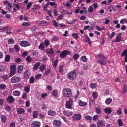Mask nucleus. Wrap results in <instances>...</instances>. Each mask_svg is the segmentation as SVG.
I'll list each match as a JSON object with an SVG mask.
<instances>
[{
    "instance_id": "f257e3e1",
    "label": "nucleus",
    "mask_w": 127,
    "mask_h": 127,
    "mask_svg": "<svg viewBox=\"0 0 127 127\" xmlns=\"http://www.w3.org/2000/svg\"><path fill=\"white\" fill-rule=\"evenodd\" d=\"M63 94L65 97H69L71 96L72 92L69 88H65L63 89Z\"/></svg>"
},
{
    "instance_id": "f03ea898",
    "label": "nucleus",
    "mask_w": 127,
    "mask_h": 127,
    "mask_svg": "<svg viewBox=\"0 0 127 127\" xmlns=\"http://www.w3.org/2000/svg\"><path fill=\"white\" fill-rule=\"evenodd\" d=\"M76 70L75 69L68 73L67 74L68 78L70 80H74L76 77Z\"/></svg>"
},
{
    "instance_id": "7ed1b4c3",
    "label": "nucleus",
    "mask_w": 127,
    "mask_h": 127,
    "mask_svg": "<svg viewBox=\"0 0 127 127\" xmlns=\"http://www.w3.org/2000/svg\"><path fill=\"white\" fill-rule=\"evenodd\" d=\"M73 100L71 98H70L66 102V108L69 109H71L72 108V106L73 105Z\"/></svg>"
},
{
    "instance_id": "20e7f679",
    "label": "nucleus",
    "mask_w": 127,
    "mask_h": 127,
    "mask_svg": "<svg viewBox=\"0 0 127 127\" xmlns=\"http://www.w3.org/2000/svg\"><path fill=\"white\" fill-rule=\"evenodd\" d=\"M20 78L18 76H14L12 77L11 79V81L12 83H17L20 81Z\"/></svg>"
},
{
    "instance_id": "39448f33",
    "label": "nucleus",
    "mask_w": 127,
    "mask_h": 127,
    "mask_svg": "<svg viewBox=\"0 0 127 127\" xmlns=\"http://www.w3.org/2000/svg\"><path fill=\"white\" fill-rule=\"evenodd\" d=\"M20 45L22 47H27L30 46L31 44L28 41H22L20 43Z\"/></svg>"
},
{
    "instance_id": "423d86ee",
    "label": "nucleus",
    "mask_w": 127,
    "mask_h": 127,
    "mask_svg": "<svg viewBox=\"0 0 127 127\" xmlns=\"http://www.w3.org/2000/svg\"><path fill=\"white\" fill-rule=\"evenodd\" d=\"M36 24L39 26H45L47 25V22L44 20L37 21Z\"/></svg>"
},
{
    "instance_id": "0eeeda50",
    "label": "nucleus",
    "mask_w": 127,
    "mask_h": 127,
    "mask_svg": "<svg viewBox=\"0 0 127 127\" xmlns=\"http://www.w3.org/2000/svg\"><path fill=\"white\" fill-rule=\"evenodd\" d=\"M81 115L79 114H77L74 115L72 118L75 121H78L80 120L81 118Z\"/></svg>"
},
{
    "instance_id": "6e6552de",
    "label": "nucleus",
    "mask_w": 127,
    "mask_h": 127,
    "mask_svg": "<svg viewBox=\"0 0 127 127\" xmlns=\"http://www.w3.org/2000/svg\"><path fill=\"white\" fill-rule=\"evenodd\" d=\"M70 53L67 51L64 50L60 54V56L61 58H63L66 57V56Z\"/></svg>"
},
{
    "instance_id": "1a4fd4ad",
    "label": "nucleus",
    "mask_w": 127,
    "mask_h": 127,
    "mask_svg": "<svg viewBox=\"0 0 127 127\" xmlns=\"http://www.w3.org/2000/svg\"><path fill=\"white\" fill-rule=\"evenodd\" d=\"M40 125V122L36 121H34L32 123L31 127H39Z\"/></svg>"
},
{
    "instance_id": "9d476101",
    "label": "nucleus",
    "mask_w": 127,
    "mask_h": 127,
    "mask_svg": "<svg viewBox=\"0 0 127 127\" xmlns=\"http://www.w3.org/2000/svg\"><path fill=\"white\" fill-rule=\"evenodd\" d=\"M54 125L56 127H60L62 124L60 120H55L53 122Z\"/></svg>"
},
{
    "instance_id": "9b49d317",
    "label": "nucleus",
    "mask_w": 127,
    "mask_h": 127,
    "mask_svg": "<svg viewBox=\"0 0 127 127\" xmlns=\"http://www.w3.org/2000/svg\"><path fill=\"white\" fill-rule=\"evenodd\" d=\"M97 126L98 127H103L105 126L104 121L102 120H98L97 122Z\"/></svg>"
},
{
    "instance_id": "f8f14e48",
    "label": "nucleus",
    "mask_w": 127,
    "mask_h": 127,
    "mask_svg": "<svg viewBox=\"0 0 127 127\" xmlns=\"http://www.w3.org/2000/svg\"><path fill=\"white\" fill-rule=\"evenodd\" d=\"M122 34L121 33H118L116 37V39L115 41L116 42H120L121 40V35Z\"/></svg>"
},
{
    "instance_id": "ddd939ff",
    "label": "nucleus",
    "mask_w": 127,
    "mask_h": 127,
    "mask_svg": "<svg viewBox=\"0 0 127 127\" xmlns=\"http://www.w3.org/2000/svg\"><path fill=\"white\" fill-rule=\"evenodd\" d=\"M104 60H98L97 62V63L100 64L101 65L106 64L107 63V61Z\"/></svg>"
},
{
    "instance_id": "4468645a",
    "label": "nucleus",
    "mask_w": 127,
    "mask_h": 127,
    "mask_svg": "<svg viewBox=\"0 0 127 127\" xmlns=\"http://www.w3.org/2000/svg\"><path fill=\"white\" fill-rule=\"evenodd\" d=\"M63 113L65 115L67 116H70L72 115V112L64 111L63 112Z\"/></svg>"
},
{
    "instance_id": "2eb2a0df",
    "label": "nucleus",
    "mask_w": 127,
    "mask_h": 127,
    "mask_svg": "<svg viewBox=\"0 0 127 127\" xmlns=\"http://www.w3.org/2000/svg\"><path fill=\"white\" fill-rule=\"evenodd\" d=\"M56 113V111L52 110H50L48 112V114L50 116H53L55 115Z\"/></svg>"
},
{
    "instance_id": "dca6fc26",
    "label": "nucleus",
    "mask_w": 127,
    "mask_h": 127,
    "mask_svg": "<svg viewBox=\"0 0 127 127\" xmlns=\"http://www.w3.org/2000/svg\"><path fill=\"white\" fill-rule=\"evenodd\" d=\"M79 105L80 106H85L87 104L86 102L82 101L81 100L79 101Z\"/></svg>"
},
{
    "instance_id": "f3484780",
    "label": "nucleus",
    "mask_w": 127,
    "mask_h": 127,
    "mask_svg": "<svg viewBox=\"0 0 127 127\" xmlns=\"http://www.w3.org/2000/svg\"><path fill=\"white\" fill-rule=\"evenodd\" d=\"M0 118L2 122L4 123L6 122L7 119L5 115H0Z\"/></svg>"
},
{
    "instance_id": "a211bd4d",
    "label": "nucleus",
    "mask_w": 127,
    "mask_h": 127,
    "mask_svg": "<svg viewBox=\"0 0 127 127\" xmlns=\"http://www.w3.org/2000/svg\"><path fill=\"white\" fill-rule=\"evenodd\" d=\"M31 73L29 71H26L24 73V75L26 78H28L30 75Z\"/></svg>"
},
{
    "instance_id": "6ab92c4d",
    "label": "nucleus",
    "mask_w": 127,
    "mask_h": 127,
    "mask_svg": "<svg viewBox=\"0 0 127 127\" xmlns=\"http://www.w3.org/2000/svg\"><path fill=\"white\" fill-rule=\"evenodd\" d=\"M104 112L105 113L109 114L111 112V109L110 107L106 108L104 110Z\"/></svg>"
},
{
    "instance_id": "aec40b11",
    "label": "nucleus",
    "mask_w": 127,
    "mask_h": 127,
    "mask_svg": "<svg viewBox=\"0 0 127 127\" xmlns=\"http://www.w3.org/2000/svg\"><path fill=\"white\" fill-rule=\"evenodd\" d=\"M112 99L110 97L106 99L105 101V103L107 105H109L112 102Z\"/></svg>"
},
{
    "instance_id": "412c9836",
    "label": "nucleus",
    "mask_w": 127,
    "mask_h": 127,
    "mask_svg": "<svg viewBox=\"0 0 127 127\" xmlns=\"http://www.w3.org/2000/svg\"><path fill=\"white\" fill-rule=\"evenodd\" d=\"M95 111L97 114H101V111L100 107L99 106H96L95 108Z\"/></svg>"
},
{
    "instance_id": "4be33fe9",
    "label": "nucleus",
    "mask_w": 127,
    "mask_h": 127,
    "mask_svg": "<svg viewBox=\"0 0 127 127\" xmlns=\"http://www.w3.org/2000/svg\"><path fill=\"white\" fill-rule=\"evenodd\" d=\"M23 67L21 65L18 66L17 68V72L18 73H21L23 70Z\"/></svg>"
},
{
    "instance_id": "5701e85b",
    "label": "nucleus",
    "mask_w": 127,
    "mask_h": 127,
    "mask_svg": "<svg viewBox=\"0 0 127 127\" xmlns=\"http://www.w3.org/2000/svg\"><path fill=\"white\" fill-rule=\"evenodd\" d=\"M17 112L18 114H21L24 113L25 111L24 109L21 108H18L17 109Z\"/></svg>"
},
{
    "instance_id": "b1692460",
    "label": "nucleus",
    "mask_w": 127,
    "mask_h": 127,
    "mask_svg": "<svg viewBox=\"0 0 127 127\" xmlns=\"http://www.w3.org/2000/svg\"><path fill=\"white\" fill-rule=\"evenodd\" d=\"M40 63L39 62L36 63L34 65L33 67V69L35 70H36L40 66Z\"/></svg>"
},
{
    "instance_id": "393cba45",
    "label": "nucleus",
    "mask_w": 127,
    "mask_h": 127,
    "mask_svg": "<svg viewBox=\"0 0 127 127\" xmlns=\"http://www.w3.org/2000/svg\"><path fill=\"white\" fill-rule=\"evenodd\" d=\"M14 99L12 96H10L7 98V100L10 103H12L14 101Z\"/></svg>"
},
{
    "instance_id": "a878e982",
    "label": "nucleus",
    "mask_w": 127,
    "mask_h": 127,
    "mask_svg": "<svg viewBox=\"0 0 127 127\" xmlns=\"http://www.w3.org/2000/svg\"><path fill=\"white\" fill-rule=\"evenodd\" d=\"M46 52L47 53L50 54L52 55H53L54 53V51L53 49L51 48L50 49H46Z\"/></svg>"
},
{
    "instance_id": "bb28decb",
    "label": "nucleus",
    "mask_w": 127,
    "mask_h": 127,
    "mask_svg": "<svg viewBox=\"0 0 127 127\" xmlns=\"http://www.w3.org/2000/svg\"><path fill=\"white\" fill-rule=\"evenodd\" d=\"M10 29V28L9 27H5L3 28L2 29H1L0 30V31L1 32H3Z\"/></svg>"
},
{
    "instance_id": "cd10ccee",
    "label": "nucleus",
    "mask_w": 127,
    "mask_h": 127,
    "mask_svg": "<svg viewBox=\"0 0 127 127\" xmlns=\"http://www.w3.org/2000/svg\"><path fill=\"white\" fill-rule=\"evenodd\" d=\"M20 94V92L18 91H15L13 92V95L16 96H19Z\"/></svg>"
},
{
    "instance_id": "c85d7f7f",
    "label": "nucleus",
    "mask_w": 127,
    "mask_h": 127,
    "mask_svg": "<svg viewBox=\"0 0 127 127\" xmlns=\"http://www.w3.org/2000/svg\"><path fill=\"white\" fill-rule=\"evenodd\" d=\"M52 95L55 96H57L58 95V92L56 90H54L52 92Z\"/></svg>"
},
{
    "instance_id": "c756f323",
    "label": "nucleus",
    "mask_w": 127,
    "mask_h": 127,
    "mask_svg": "<svg viewBox=\"0 0 127 127\" xmlns=\"http://www.w3.org/2000/svg\"><path fill=\"white\" fill-rule=\"evenodd\" d=\"M120 23L122 24L124 23H127V20L125 18H123L120 21Z\"/></svg>"
},
{
    "instance_id": "7c9ffc66",
    "label": "nucleus",
    "mask_w": 127,
    "mask_h": 127,
    "mask_svg": "<svg viewBox=\"0 0 127 127\" xmlns=\"http://www.w3.org/2000/svg\"><path fill=\"white\" fill-rule=\"evenodd\" d=\"M40 8V5L39 4H35L33 5V8L35 10H37Z\"/></svg>"
},
{
    "instance_id": "2f4dec72",
    "label": "nucleus",
    "mask_w": 127,
    "mask_h": 127,
    "mask_svg": "<svg viewBox=\"0 0 127 127\" xmlns=\"http://www.w3.org/2000/svg\"><path fill=\"white\" fill-rule=\"evenodd\" d=\"M97 57L102 59H105L106 58V57L103 54L101 53H100L98 55Z\"/></svg>"
},
{
    "instance_id": "473e14b6",
    "label": "nucleus",
    "mask_w": 127,
    "mask_h": 127,
    "mask_svg": "<svg viewBox=\"0 0 127 127\" xmlns=\"http://www.w3.org/2000/svg\"><path fill=\"white\" fill-rule=\"evenodd\" d=\"M10 58V56L9 55H6L5 59V61L6 62H8L9 61Z\"/></svg>"
},
{
    "instance_id": "72a5a7b5",
    "label": "nucleus",
    "mask_w": 127,
    "mask_h": 127,
    "mask_svg": "<svg viewBox=\"0 0 127 127\" xmlns=\"http://www.w3.org/2000/svg\"><path fill=\"white\" fill-rule=\"evenodd\" d=\"M46 67V66L44 64L41 65L39 68V69L41 71L44 70Z\"/></svg>"
},
{
    "instance_id": "f704fd0d",
    "label": "nucleus",
    "mask_w": 127,
    "mask_h": 127,
    "mask_svg": "<svg viewBox=\"0 0 127 127\" xmlns=\"http://www.w3.org/2000/svg\"><path fill=\"white\" fill-rule=\"evenodd\" d=\"M8 42L9 44H13L14 43V41L13 39L11 38L9 39L8 40Z\"/></svg>"
},
{
    "instance_id": "c9c22d12",
    "label": "nucleus",
    "mask_w": 127,
    "mask_h": 127,
    "mask_svg": "<svg viewBox=\"0 0 127 127\" xmlns=\"http://www.w3.org/2000/svg\"><path fill=\"white\" fill-rule=\"evenodd\" d=\"M1 77L4 80H6L8 78V76L7 75H4L1 76Z\"/></svg>"
},
{
    "instance_id": "e433bc0d",
    "label": "nucleus",
    "mask_w": 127,
    "mask_h": 127,
    "mask_svg": "<svg viewBox=\"0 0 127 127\" xmlns=\"http://www.w3.org/2000/svg\"><path fill=\"white\" fill-rule=\"evenodd\" d=\"M6 88V85L4 84H2L0 85V88L1 90H4Z\"/></svg>"
},
{
    "instance_id": "4c0bfd02",
    "label": "nucleus",
    "mask_w": 127,
    "mask_h": 127,
    "mask_svg": "<svg viewBox=\"0 0 127 127\" xmlns=\"http://www.w3.org/2000/svg\"><path fill=\"white\" fill-rule=\"evenodd\" d=\"M38 113L36 111H34L33 112V118H35L38 116Z\"/></svg>"
},
{
    "instance_id": "58836bf2",
    "label": "nucleus",
    "mask_w": 127,
    "mask_h": 127,
    "mask_svg": "<svg viewBox=\"0 0 127 127\" xmlns=\"http://www.w3.org/2000/svg\"><path fill=\"white\" fill-rule=\"evenodd\" d=\"M82 61L84 62H86L87 61V59L85 56H83L81 58Z\"/></svg>"
},
{
    "instance_id": "ea45409f",
    "label": "nucleus",
    "mask_w": 127,
    "mask_h": 127,
    "mask_svg": "<svg viewBox=\"0 0 127 127\" xmlns=\"http://www.w3.org/2000/svg\"><path fill=\"white\" fill-rule=\"evenodd\" d=\"M28 18V17L27 16L23 17V16L22 15H21L20 16V20H22L23 19H24L25 20H26Z\"/></svg>"
},
{
    "instance_id": "a19ab883",
    "label": "nucleus",
    "mask_w": 127,
    "mask_h": 127,
    "mask_svg": "<svg viewBox=\"0 0 127 127\" xmlns=\"http://www.w3.org/2000/svg\"><path fill=\"white\" fill-rule=\"evenodd\" d=\"M97 92H95L93 93L92 95L94 98H97Z\"/></svg>"
},
{
    "instance_id": "79ce46f5",
    "label": "nucleus",
    "mask_w": 127,
    "mask_h": 127,
    "mask_svg": "<svg viewBox=\"0 0 127 127\" xmlns=\"http://www.w3.org/2000/svg\"><path fill=\"white\" fill-rule=\"evenodd\" d=\"M96 87V84L95 83H92L90 84V87L93 89L95 88Z\"/></svg>"
},
{
    "instance_id": "37998d69",
    "label": "nucleus",
    "mask_w": 127,
    "mask_h": 127,
    "mask_svg": "<svg viewBox=\"0 0 127 127\" xmlns=\"http://www.w3.org/2000/svg\"><path fill=\"white\" fill-rule=\"evenodd\" d=\"M16 66L15 65H11L10 67L11 70L16 71Z\"/></svg>"
},
{
    "instance_id": "c03bdc74",
    "label": "nucleus",
    "mask_w": 127,
    "mask_h": 127,
    "mask_svg": "<svg viewBox=\"0 0 127 127\" xmlns=\"http://www.w3.org/2000/svg\"><path fill=\"white\" fill-rule=\"evenodd\" d=\"M30 87L29 86H25L24 88L25 91L27 93L29 92L30 91Z\"/></svg>"
},
{
    "instance_id": "a18cd8bd",
    "label": "nucleus",
    "mask_w": 127,
    "mask_h": 127,
    "mask_svg": "<svg viewBox=\"0 0 127 127\" xmlns=\"http://www.w3.org/2000/svg\"><path fill=\"white\" fill-rule=\"evenodd\" d=\"M92 117L90 116L87 115L85 117V118L86 119L88 120H92Z\"/></svg>"
},
{
    "instance_id": "49530a36",
    "label": "nucleus",
    "mask_w": 127,
    "mask_h": 127,
    "mask_svg": "<svg viewBox=\"0 0 127 127\" xmlns=\"http://www.w3.org/2000/svg\"><path fill=\"white\" fill-rule=\"evenodd\" d=\"M39 48L41 50H43L44 49V47L43 45V43H41L39 46Z\"/></svg>"
},
{
    "instance_id": "de8ad7c7",
    "label": "nucleus",
    "mask_w": 127,
    "mask_h": 127,
    "mask_svg": "<svg viewBox=\"0 0 127 127\" xmlns=\"http://www.w3.org/2000/svg\"><path fill=\"white\" fill-rule=\"evenodd\" d=\"M72 36L75 39H77L78 38V33H73L72 34Z\"/></svg>"
},
{
    "instance_id": "09e8293b",
    "label": "nucleus",
    "mask_w": 127,
    "mask_h": 127,
    "mask_svg": "<svg viewBox=\"0 0 127 127\" xmlns=\"http://www.w3.org/2000/svg\"><path fill=\"white\" fill-rule=\"evenodd\" d=\"M64 16V14H62L61 15H59L57 18V19L58 20H60L62 19L63 18Z\"/></svg>"
},
{
    "instance_id": "8fccbe9b",
    "label": "nucleus",
    "mask_w": 127,
    "mask_h": 127,
    "mask_svg": "<svg viewBox=\"0 0 127 127\" xmlns=\"http://www.w3.org/2000/svg\"><path fill=\"white\" fill-rule=\"evenodd\" d=\"M50 4L51 6H54V7L56 8L57 7V4L54 2H50Z\"/></svg>"
},
{
    "instance_id": "3c124183",
    "label": "nucleus",
    "mask_w": 127,
    "mask_h": 127,
    "mask_svg": "<svg viewBox=\"0 0 127 127\" xmlns=\"http://www.w3.org/2000/svg\"><path fill=\"white\" fill-rule=\"evenodd\" d=\"M5 69V67L3 65L0 66V72L4 71Z\"/></svg>"
},
{
    "instance_id": "603ef678",
    "label": "nucleus",
    "mask_w": 127,
    "mask_h": 127,
    "mask_svg": "<svg viewBox=\"0 0 127 127\" xmlns=\"http://www.w3.org/2000/svg\"><path fill=\"white\" fill-rule=\"evenodd\" d=\"M32 59L29 56H27L26 58V60L29 62H30L32 60Z\"/></svg>"
},
{
    "instance_id": "864d4df0",
    "label": "nucleus",
    "mask_w": 127,
    "mask_h": 127,
    "mask_svg": "<svg viewBox=\"0 0 127 127\" xmlns=\"http://www.w3.org/2000/svg\"><path fill=\"white\" fill-rule=\"evenodd\" d=\"M34 81V78L33 77H31L30 78L29 82L30 84L33 83Z\"/></svg>"
},
{
    "instance_id": "5fc2aeb1",
    "label": "nucleus",
    "mask_w": 127,
    "mask_h": 127,
    "mask_svg": "<svg viewBox=\"0 0 127 127\" xmlns=\"http://www.w3.org/2000/svg\"><path fill=\"white\" fill-rule=\"evenodd\" d=\"M93 10V8L91 6H90L88 9V11L89 13H92Z\"/></svg>"
},
{
    "instance_id": "6e6d98bb",
    "label": "nucleus",
    "mask_w": 127,
    "mask_h": 127,
    "mask_svg": "<svg viewBox=\"0 0 127 127\" xmlns=\"http://www.w3.org/2000/svg\"><path fill=\"white\" fill-rule=\"evenodd\" d=\"M30 25V24L29 22H24L23 23L22 25L24 26H28Z\"/></svg>"
},
{
    "instance_id": "4d7b16f0",
    "label": "nucleus",
    "mask_w": 127,
    "mask_h": 127,
    "mask_svg": "<svg viewBox=\"0 0 127 127\" xmlns=\"http://www.w3.org/2000/svg\"><path fill=\"white\" fill-rule=\"evenodd\" d=\"M92 29V28L89 26H84V29L85 30H88L90 31Z\"/></svg>"
},
{
    "instance_id": "13d9d810",
    "label": "nucleus",
    "mask_w": 127,
    "mask_h": 127,
    "mask_svg": "<svg viewBox=\"0 0 127 127\" xmlns=\"http://www.w3.org/2000/svg\"><path fill=\"white\" fill-rule=\"evenodd\" d=\"M127 55V50L124 51L121 55L122 56H125Z\"/></svg>"
},
{
    "instance_id": "bf43d9fd",
    "label": "nucleus",
    "mask_w": 127,
    "mask_h": 127,
    "mask_svg": "<svg viewBox=\"0 0 127 127\" xmlns=\"http://www.w3.org/2000/svg\"><path fill=\"white\" fill-rule=\"evenodd\" d=\"M37 28V26H34L31 27V30L32 32H34Z\"/></svg>"
},
{
    "instance_id": "052dcab7",
    "label": "nucleus",
    "mask_w": 127,
    "mask_h": 127,
    "mask_svg": "<svg viewBox=\"0 0 127 127\" xmlns=\"http://www.w3.org/2000/svg\"><path fill=\"white\" fill-rule=\"evenodd\" d=\"M14 48L15 50V51L18 52L20 50L18 47L17 45H15L14 47Z\"/></svg>"
},
{
    "instance_id": "680f3d73",
    "label": "nucleus",
    "mask_w": 127,
    "mask_h": 127,
    "mask_svg": "<svg viewBox=\"0 0 127 127\" xmlns=\"http://www.w3.org/2000/svg\"><path fill=\"white\" fill-rule=\"evenodd\" d=\"M53 25L56 27L59 26V24H58L55 21H53L52 22Z\"/></svg>"
},
{
    "instance_id": "e2e57ef3",
    "label": "nucleus",
    "mask_w": 127,
    "mask_h": 127,
    "mask_svg": "<svg viewBox=\"0 0 127 127\" xmlns=\"http://www.w3.org/2000/svg\"><path fill=\"white\" fill-rule=\"evenodd\" d=\"M51 69H49L45 71L44 74L45 75H48L51 72Z\"/></svg>"
},
{
    "instance_id": "0e129e2a",
    "label": "nucleus",
    "mask_w": 127,
    "mask_h": 127,
    "mask_svg": "<svg viewBox=\"0 0 127 127\" xmlns=\"http://www.w3.org/2000/svg\"><path fill=\"white\" fill-rule=\"evenodd\" d=\"M122 111V109L120 108H119L117 110L116 113L118 114H121Z\"/></svg>"
},
{
    "instance_id": "69168bd1",
    "label": "nucleus",
    "mask_w": 127,
    "mask_h": 127,
    "mask_svg": "<svg viewBox=\"0 0 127 127\" xmlns=\"http://www.w3.org/2000/svg\"><path fill=\"white\" fill-rule=\"evenodd\" d=\"M45 45L47 46H48L50 44V42L47 40H45L44 42Z\"/></svg>"
},
{
    "instance_id": "338daca9",
    "label": "nucleus",
    "mask_w": 127,
    "mask_h": 127,
    "mask_svg": "<svg viewBox=\"0 0 127 127\" xmlns=\"http://www.w3.org/2000/svg\"><path fill=\"white\" fill-rule=\"evenodd\" d=\"M93 120L95 121H97L98 119V117L97 115H95L93 117Z\"/></svg>"
},
{
    "instance_id": "774afa93",
    "label": "nucleus",
    "mask_w": 127,
    "mask_h": 127,
    "mask_svg": "<svg viewBox=\"0 0 127 127\" xmlns=\"http://www.w3.org/2000/svg\"><path fill=\"white\" fill-rule=\"evenodd\" d=\"M79 57V55L77 54H75L73 56V59L75 60H76Z\"/></svg>"
}]
</instances>
